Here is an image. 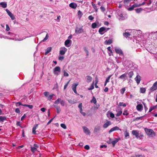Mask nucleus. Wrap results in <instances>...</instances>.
Here are the masks:
<instances>
[{
  "label": "nucleus",
  "mask_w": 157,
  "mask_h": 157,
  "mask_svg": "<svg viewBox=\"0 0 157 157\" xmlns=\"http://www.w3.org/2000/svg\"><path fill=\"white\" fill-rule=\"evenodd\" d=\"M122 111L121 110L119 111L116 114V115L117 116H120L122 113Z\"/></svg>",
  "instance_id": "obj_47"
},
{
  "label": "nucleus",
  "mask_w": 157,
  "mask_h": 157,
  "mask_svg": "<svg viewBox=\"0 0 157 157\" xmlns=\"http://www.w3.org/2000/svg\"><path fill=\"white\" fill-rule=\"evenodd\" d=\"M78 85V83H74L73 84L72 86V89L75 93V94L77 93V92L76 91V87Z\"/></svg>",
  "instance_id": "obj_12"
},
{
  "label": "nucleus",
  "mask_w": 157,
  "mask_h": 157,
  "mask_svg": "<svg viewBox=\"0 0 157 157\" xmlns=\"http://www.w3.org/2000/svg\"><path fill=\"white\" fill-rule=\"evenodd\" d=\"M6 120V117L5 116H0V121L3 122Z\"/></svg>",
  "instance_id": "obj_26"
},
{
  "label": "nucleus",
  "mask_w": 157,
  "mask_h": 157,
  "mask_svg": "<svg viewBox=\"0 0 157 157\" xmlns=\"http://www.w3.org/2000/svg\"><path fill=\"white\" fill-rule=\"evenodd\" d=\"M135 80L136 81L137 83L138 84H139L140 81V77L138 75L136 76L135 78Z\"/></svg>",
  "instance_id": "obj_20"
},
{
  "label": "nucleus",
  "mask_w": 157,
  "mask_h": 157,
  "mask_svg": "<svg viewBox=\"0 0 157 157\" xmlns=\"http://www.w3.org/2000/svg\"><path fill=\"white\" fill-rule=\"evenodd\" d=\"M105 29H106L104 27H101L98 30V32L100 34H103L104 33H102V32L104 31H105Z\"/></svg>",
  "instance_id": "obj_18"
},
{
  "label": "nucleus",
  "mask_w": 157,
  "mask_h": 157,
  "mask_svg": "<svg viewBox=\"0 0 157 157\" xmlns=\"http://www.w3.org/2000/svg\"><path fill=\"white\" fill-rule=\"evenodd\" d=\"M100 9L102 12H105V11L106 9L104 7L101 6L100 7Z\"/></svg>",
  "instance_id": "obj_48"
},
{
  "label": "nucleus",
  "mask_w": 157,
  "mask_h": 157,
  "mask_svg": "<svg viewBox=\"0 0 157 157\" xmlns=\"http://www.w3.org/2000/svg\"><path fill=\"white\" fill-rule=\"evenodd\" d=\"M119 105L120 106H123V107H125L126 105L125 103L123 102H120L119 103Z\"/></svg>",
  "instance_id": "obj_40"
},
{
  "label": "nucleus",
  "mask_w": 157,
  "mask_h": 157,
  "mask_svg": "<svg viewBox=\"0 0 157 157\" xmlns=\"http://www.w3.org/2000/svg\"><path fill=\"white\" fill-rule=\"evenodd\" d=\"M69 6L73 9H75L77 7V5L74 3L72 2L69 4Z\"/></svg>",
  "instance_id": "obj_17"
},
{
  "label": "nucleus",
  "mask_w": 157,
  "mask_h": 157,
  "mask_svg": "<svg viewBox=\"0 0 157 157\" xmlns=\"http://www.w3.org/2000/svg\"><path fill=\"white\" fill-rule=\"evenodd\" d=\"M101 129V127L99 125L96 126L94 129V132L97 133L99 132Z\"/></svg>",
  "instance_id": "obj_2"
},
{
  "label": "nucleus",
  "mask_w": 157,
  "mask_h": 157,
  "mask_svg": "<svg viewBox=\"0 0 157 157\" xmlns=\"http://www.w3.org/2000/svg\"><path fill=\"white\" fill-rule=\"evenodd\" d=\"M132 0H124V3L125 4H127L130 2Z\"/></svg>",
  "instance_id": "obj_56"
},
{
  "label": "nucleus",
  "mask_w": 157,
  "mask_h": 157,
  "mask_svg": "<svg viewBox=\"0 0 157 157\" xmlns=\"http://www.w3.org/2000/svg\"><path fill=\"white\" fill-rule=\"evenodd\" d=\"M39 124H36L34 125L32 129V133L33 134H36V130L38 127Z\"/></svg>",
  "instance_id": "obj_9"
},
{
  "label": "nucleus",
  "mask_w": 157,
  "mask_h": 157,
  "mask_svg": "<svg viewBox=\"0 0 157 157\" xmlns=\"http://www.w3.org/2000/svg\"><path fill=\"white\" fill-rule=\"evenodd\" d=\"M6 30L7 31H9L10 30V28L9 25H8L6 24Z\"/></svg>",
  "instance_id": "obj_58"
},
{
  "label": "nucleus",
  "mask_w": 157,
  "mask_h": 157,
  "mask_svg": "<svg viewBox=\"0 0 157 157\" xmlns=\"http://www.w3.org/2000/svg\"><path fill=\"white\" fill-rule=\"evenodd\" d=\"M23 106L28 107L29 109H32L33 108V106L32 105H29L27 104H24L23 105Z\"/></svg>",
  "instance_id": "obj_33"
},
{
  "label": "nucleus",
  "mask_w": 157,
  "mask_h": 157,
  "mask_svg": "<svg viewBox=\"0 0 157 157\" xmlns=\"http://www.w3.org/2000/svg\"><path fill=\"white\" fill-rule=\"evenodd\" d=\"M52 48L51 47H49L46 50V52L45 53V55H46L49 52H50L52 50Z\"/></svg>",
  "instance_id": "obj_22"
},
{
  "label": "nucleus",
  "mask_w": 157,
  "mask_h": 157,
  "mask_svg": "<svg viewBox=\"0 0 157 157\" xmlns=\"http://www.w3.org/2000/svg\"><path fill=\"white\" fill-rule=\"evenodd\" d=\"M62 48L63 50H60L59 51V54L62 55H64L67 50V49L65 47L63 48Z\"/></svg>",
  "instance_id": "obj_14"
},
{
  "label": "nucleus",
  "mask_w": 157,
  "mask_h": 157,
  "mask_svg": "<svg viewBox=\"0 0 157 157\" xmlns=\"http://www.w3.org/2000/svg\"><path fill=\"white\" fill-rule=\"evenodd\" d=\"M31 151L33 152V153H34L35 152V151L37 150V149L35 147H31Z\"/></svg>",
  "instance_id": "obj_37"
},
{
  "label": "nucleus",
  "mask_w": 157,
  "mask_h": 157,
  "mask_svg": "<svg viewBox=\"0 0 157 157\" xmlns=\"http://www.w3.org/2000/svg\"><path fill=\"white\" fill-rule=\"evenodd\" d=\"M146 91V89L144 88H141L140 89V92L141 93H144Z\"/></svg>",
  "instance_id": "obj_34"
},
{
  "label": "nucleus",
  "mask_w": 157,
  "mask_h": 157,
  "mask_svg": "<svg viewBox=\"0 0 157 157\" xmlns=\"http://www.w3.org/2000/svg\"><path fill=\"white\" fill-rule=\"evenodd\" d=\"M44 94L46 97L48 98L49 93L48 92H45L44 93Z\"/></svg>",
  "instance_id": "obj_53"
},
{
  "label": "nucleus",
  "mask_w": 157,
  "mask_h": 157,
  "mask_svg": "<svg viewBox=\"0 0 157 157\" xmlns=\"http://www.w3.org/2000/svg\"><path fill=\"white\" fill-rule=\"evenodd\" d=\"M6 10L12 20H14L15 18L13 14L8 9H6Z\"/></svg>",
  "instance_id": "obj_4"
},
{
  "label": "nucleus",
  "mask_w": 157,
  "mask_h": 157,
  "mask_svg": "<svg viewBox=\"0 0 157 157\" xmlns=\"http://www.w3.org/2000/svg\"><path fill=\"white\" fill-rule=\"evenodd\" d=\"M56 71H58V72H60V67L59 66L56 67L54 68V74L58 75V74L56 72Z\"/></svg>",
  "instance_id": "obj_7"
},
{
  "label": "nucleus",
  "mask_w": 157,
  "mask_h": 157,
  "mask_svg": "<svg viewBox=\"0 0 157 157\" xmlns=\"http://www.w3.org/2000/svg\"><path fill=\"white\" fill-rule=\"evenodd\" d=\"M143 10V9L142 8H137L135 10L136 12L137 13H139L140 12Z\"/></svg>",
  "instance_id": "obj_30"
},
{
  "label": "nucleus",
  "mask_w": 157,
  "mask_h": 157,
  "mask_svg": "<svg viewBox=\"0 0 157 157\" xmlns=\"http://www.w3.org/2000/svg\"><path fill=\"white\" fill-rule=\"evenodd\" d=\"M115 51L117 53L119 54H123V52L121 50L118 48H115Z\"/></svg>",
  "instance_id": "obj_19"
},
{
  "label": "nucleus",
  "mask_w": 157,
  "mask_h": 157,
  "mask_svg": "<svg viewBox=\"0 0 157 157\" xmlns=\"http://www.w3.org/2000/svg\"><path fill=\"white\" fill-rule=\"evenodd\" d=\"M83 32V29L82 27L80 28L76 27L75 29V32L76 34H78L81 33Z\"/></svg>",
  "instance_id": "obj_3"
},
{
  "label": "nucleus",
  "mask_w": 157,
  "mask_h": 157,
  "mask_svg": "<svg viewBox=\"0 0 157 157\" xmlns=\"http://www.w3.org/2000/svg\"><path fill=\"white\" fill-rule=\"evenodd\" d=\"M111 123L110 121H108L106 123H105L103 125V128H105L108 127V126L111 125Z\"/></svg>",
  "instance_id": "obj_16"
},
{
  "label": "nucleus",
  "mask_w": 157,
  "mask_h": 157,
  "mask_svg": "<svg viewBox=\"0 0 157 157\" xmlns=\"http://www.w3.org/2000/svg\"><path fill=\"white\" fill-rule=\"evenodd\" d=\"M84 50L86 53V56H88L89 55V52L87 49L86 48V47H84Z\"/></svg>",
  "instance_id": "obj_45"
},
{
  "label": "nucleus",
  "mask_w": 157,
  "mask_h": 157,
  "mask_svg": "<svg viewBox=\"0 0 157 157\" xmlns=\"http://www.w3.org/2000/svg\"><path fill=\"white\" fill-rule=\"evenodd\" d=\"M116 130L121 131V130L118 127L116 126L111 128L109 131V133H110Z\"/></svg>",
  "instance_id": "obj_6"
},
{
  "label": "nucleus",
  "mask_w": 157,
  "mask_h": 157,
  "mask_svg": "<svg viewBox=\"0 0 157 157\" xmlns=\"http://www.w3.org/2000/svg\"><path fill=\"white\" fill-rule=\"evenodd\" d=\"M64 59V57L63 56H59L58 57L59 60L62 61Z\"/></svg>",
  "instance_id": "obj_52"
},
{
  "label": "nucleus",
  "mask_w": 157,
  "mask_h": 157,
  "mask_svg": "<svg viewBox=\"0 0 157 157\" xmlns=\"http://www.w3.org/2000/svg\"><path fill=\"white\" fill-rule=\"evenodd\" d=\"M130 35V33L129 32H125L123 33V36L126 38Z\"/></svg>",
  "instance_id": "obj_31"
},
{
  "label": "nucleus",
  "mask_w": 157,
  "mask_h": 157,
  "mask_svg": "<svg viewBox=\"0 0 157 157\" xmlns=\"http://www.w3.org/2000/svg\"><path fill=\"white\" fill-rule=\"evenodd\" d=\"M118 140H119L118 139L116 138L114 140L112 141V144L113 147L115 146V144L118 142Z\"/></svg>",
  "instance_id": "obj_28"
},
{
  "label": "nucleus",
  "mask_w": 157,
  "mask_h": 157,
  "mask_svg": "<svg viewBox=\"0 0 157 157\" xmlns=\"http://www.w3.org/2000/svg\"><path fill=\"white\" fill-rule=\"evenodd\" d=\"M112 39H109L108 40H106L105 41V44H110L112 43Z\"/></svg>",
  "instance_id": "obj_25"
},
{
  "label": "nucleus",
  "mask_w": 157,
  "mask_h": 157,
  "mask_svg": "<svg viewBox=\"0 0 157 157\" xmlns=\"http://www.w3.org/2000/svg\"><path fill=\"white\" fill-rule=\"evenodd\" d=\"M87 81L88 82H90L92 80V78L90 76H87Z\"/></svg>",
  "instance_id": "obj_32"
},
{
  "label": "nucleus",
  "mask_w": 157,
  "mask_h": 157,
  "mask_svg": "<svg viewBox=\"0 0 157 157\" xmlns=\"http://www.w3.org/2000/svg\"><path fill=\"white\" fill-rule=\"evenodd\" d=\"M54 95V94H52L49 95L48 98V100H49L50 101L51 100Z\"/></svg>",
  "instance_id": "obj_41"
},
{
  "label": "nucleus",
  "mask_w": 157,
  "mask_h": 157,
  "mask_svg": "<svg viewBox=\"0 0 157 157\" xmlns=\"http://www.w3.org/2000/svg\"><path fill=\"white\" fill-rule=\"evenodd\" d=\"M71 41V40H66L64 43V44L65 46L67 47H69V46H68V45L70 43V42Z\"/></svg>",
  "instance_id": "obj_23"
},
{
  "label": "nucleus",
  "mask_w": 157,
  "mask_h": 157,
  "mask_svg": "<svg viewBox=\"0 0 157 157\" xmlns=\"http://www.w3.org/2000/svg\"><path fill=\"white\" fill-rule=\"evenodd\" d=\"M91 102H93L94 104H95L97 102V100L94 97H93L92 100L91 101Z\"/></svg>",
  "instance_id": "obj_35"
},
{
  "label": "nucleus",
  "mask_w": 157,
  "mask_h": 157,
  "mask_svg": "<svg viewBox=\"0 0 157 157\" xmlns=\"http://www.w3.org/2000/svg\"><path fill=\"white\" fill-rule=\"evenodd\" d=\"M23 104H22L21 102H17L16 103V106L17 107L19 106L20 105H22L23 106Z\"/></svg>",
  "instance_id": "obj_51"
},
{
  "label": "nucleus",
  "mask_w": 157,
  "mask_h": 157,
  "mask_svg": "<svg viewBox=\"0 0 157 157\" xmlns=\"http://www.w3.org/2000/svg\"><path fill=\"white\" fill-rule=\"evenodd\" d=\"M157 105L151 107L149 110V112H151L152 110L155 109Z\"/></svg>",
  "instance_id": "obj_38"
},
{
  "label": "nucleus",
  "mask_w": 157,
  "mask_h": 157,
  "mask_svg": "<svg viewBox=\"0 0 157 157\" xmlns=\"http://www.w3.org/2000/svg\"><path fill=\"white\" fill-rule=\"evenodd\" d=\"M0 5L3 8H6L7 7L6 3L5 2H2L0 3Z\"/></svg>",
  "instance_id": "obj_24"
},
{
  "label": "nucleus",
  "mask_w": 157,
  "mask_h": 157,
  "mask_svg": "<svg viewBox=\"0 0 157 157\" xmlns=\"http://www.w3.org/2000/svg\"><path fill=\"white\" fill-rule=\"evenodd\" d=\"M60 126H61V127H62V128H64V129H65L67 128V127H66V125L64 124H63V123L61 124H60Z\"/></svg>",
  "instance_id": "obj_49"
},
{
  "label": "nucleus",
  "mask_w": 157,
  "mask_h": 157,
  "mask_svg": "<svg viewBox=\"0 0 157 157\" xmlns=\"http://www.w3.org/2000/svg\"><path fill=\"white\" fill-rule=\"evenodd\" d=\"M91 4L94 9L95 10V11L96 12H97L98 11V9L97 8V7L96 5L94 4L93 2H91Z\"/></svg>",
  "instance_id": "obj_27"
},
{
  "label": "nucleus",
  "mask_w": 157,
  "mask_h": 157,
  "mask_svg": "<svg viewBox=\"0 0 157 157\" xmlns=\"http://www.w3.org/2000/svg\"><path fill=\"white\" fill-rule=\"evenodd\" d=\"M43 33L44 34V35H46V36L41 41V42H44L48 38V33H46V32H44Z\"/></svg>",
  "instance_id": "obj_21"
},
{
  "label": "nucleus",
  "mask_w": 157,
  "mask_h": 157,
  "mask_svg": "<svg viewBox=\"0 0 157 157\" xmlns=\"http://www.w3.org/2000/svg\"><path fill=\"white\" fill-rule=\"evenodd\" d=\"M110 116L112 118H113L115 117V115L113 113H111L110 114Z\"/></svg>",
  "instance_id": "obj_61"
},
{
  "label": "nucleus",
  "mask_w": 157,
  "mask_h": 157,
  "mask_svg": "<svg viewBox=\"0 0 157 157\" xmlns=\"http://www.w3.org/2000/svg\"><path fill=\"white\" fill-rule=\"evenodd\" d=\"M125 90V89L124 87L122 88L120 90L121 93V94H123Z\"/></svg>",
  "instance_id": "obj_42"
},
{
  "label": "nucleus",
  "mask_w": 157,
  "mask_h": 157,
  "mask_svg": "<svg viewBox=\"0 0 157 157\" xmlns=\"http://www.w3.org/2000/svg\"><path fill=\"white\" fill-rule=\"evenodd\" d=\"M94 83H93V84L91 85V86L90 87V88H88V90H92L93 89H94Z\"/></svg>",
  "instance_id": "obj_57"
},
{
  "label": "nucleus",
  "mask_w": 157,
  "mask_h": 157,
  "mask_svg": "<svg viewBox=\"0 0 157 157\" xmlns=\"http://www.w3.org/2000/svg\"><path fill=\"white\" fill-rule=\"evenodd\" d=\"M88 18L90 20H92L94 19V17L92 15H90L88 17Z\"/></svg>",
  "instance_id": "obj_55"
},
{
  "label": "nucleus",
  "mask_w": 157,
  "mask_h": 157,
  "mask_svg": "<svg viewBox=\"0 0 157 157\" xmlns=\"http://www.w3.org/2000/svg\"><path fill=\"white\" fill-rule=\"evenodd\" d=\"M78 15L79 16L80 18L81 17L82 15V13L80 10L78 11Z\"/></svg>",
  "instance_id": "obj_46"
},
{
  "label": "nucleus",
  "mask_w": 157,
  "mask_h": 157,
  "mask_svg": "<svg viewBox=\"0 0 157 157\" xmlns=\"http://www.w3.org/2000/svg\"><path fill=\"white\" fill-rule=\"evenodd\" d=\"M129 77V78H132V76L133 75V71L130 72L128 74Z\"/></svg>",
  "instance_id": "obj_39"
},
{
  "label": "nucleus",
  "mask_w": 157,
  "mask_h": 157,
  "mask_svg": "<svg viewBox=\"0 0 157 157\" xmlns=\"http://www.w3.org/2000/svg\"><path fill=\"white\" fill-rule=\"evenodd\" d=\"M63 75L64 76H68L69 75L65 71H64Z\"/></svg>",
  "instance_id": "obj_62"
},
{
  "label": "nucleus",
  "mask_w": 157,
  "mask_h": 157,
  "mask_svg": "<svg viewBox=\"0 0 157 157\" xmlns=\"http://www.w3.org/2000/svg\"><path fill=\"white\" fill-rule=\"evenodd\" d=\"M70 80H69V81L64 85V89L65 90L66 88L67 87V86H68V85L70 82Z\"/></svg>",
  "instance_id": "obj_59"
},
{
  "label": "nucleus",
  "mask_w": 157,
  "mask_h": 157,
  "mask_svg": "<svg viewBox=\"0 0 157 157\" xmlns=\"http://www.w3.org/2000/svg\"><path fill=\"white\" fill-rule=\"evenodd\" d=\"M107 49L111 53H113V52L112 50L111 49V47H109L107 48Z\"/></svg>",
  "instance_id": "obj_64"
},
{
  "label": "nucleus",
  "mask_w": 157,
  "mask_h": 157,
  "mask_svg": "<svg viewBox=\"0 0 157 157\" xmlns=\"http://www.w3.org/2000/svg\"><path fill=\"white\" fill-rule=\"evenodd\" d=\"M136 109L138 111H140L143 109V106L142 104L138 105L136 107Z\"/></svg>",
  "instance_id": "obj_15"
},
{
  "label": "nucleus",
  "mask_w": 157,
  "mask_h": 157,
  "mask_svg": "<svg viewBox=\"0 0 157 157\" xmlns=\"http://www.w3.org/2000/svg\"><path fill=\"white\" fill-rule=\"evenodd\" d=\"M15 111L17 113H19L20 112V109L18 108H16L15 109Z\"/></svg>",
  "instance_id": "obj_60"
},
{
  "label": "nucleus",
  "mask_w": 157,
  "mask_h": 157,
  "mask_svg": "<svg viewBox=\"0 0 157 157\" xmlns=\"http://www.w3.org/2000/svg\"><path fill=\"white\" fill-rule=\"evenodd\" d=\"M132 133L133 135L135 136L137 138L140 137V136H139V133L137 132L136 130H132Z\"/></svg>",
  "instance_id": "obj_11"
},
{
  "label": "nucleus",
  "mask_w": 157,
  "mask_h": 157,
  "mask_svg": "<svg viewBox=\"0 0 157 157\" xmlns=\"http://www.w3.org/2000/svg\"><path fill=\"white\" fill-rule=\"evenodd\" d=\"M82 128L84 132L86 134L90 135V132L89 129L85 126H83Z\"/></svg>",
  "instance_id": "obj_5"
},
{
  "label": "nucleus",
  "mask_w": 157,
  "mask_h": 157,
  "mask_svg": "<svg viewBox=\"0 0 157 157\" xmlns=\"http://www.w3.org/2000/svg\"><path fill=\"white\" fill-rule=\"evenodd\" d=\"M128 71L126 72L124 74L121 75L118 78L122 79L125 80V78H126L127 77V74L128 73Z\"/></svg>",
  "instance_id": "obj_13"
},
{
  "label": "nucleus",
  "mask_w": 157,
  "mask_h": 157,
  "mask_svg": "<svg viewBox=\"0 0 157 157\" xmlns=\"http://www.w3.org/2000/svg\"><path fill=\"white\" fill-rule=\"evenodd\" d=\"M144 130L146 133L149 136L153 134H155V132L152 129L145 128Z\"/></svg>",
  "instance_id": "obj_1"
},
{
  "label": "nucleus",
  "mask_w": 157,
  "mask_h": 157,
  "mask_svg": "<svg viewBox=\"0 0 157 157\" xmlns=\"http://www.w3.org/2000/svg\"><path fill=\"white\" fill-rule=\"evenodd\" d=\"M112 75H110L109 76H108L106 80L105 81V82H109V80L111 78V77L112 76Z\"/></svg>",
  "instance_id": "obj_43"
},
{
  "label": "nucleus",
  "mask_w": 157,
  "mask_h": 157,
  "mask_svg": "<svg viewBox=\"0 0 157 157\" xmlns=\"http://www.w3.org/2000/svg\"><path fill=\"white\" fill-rule=\"evenodd\" d=\"M61 100V98H59L56 100L54 102V104H58Z\"/></svg>",
  "instance_id": "obj_44"
},
{
  "label": "nucleus",
  "mask_w": 157,
  "mask_h": 157,
  "mask_svg": "<svg viewBox=\"0 0 157 157\" xmlns=\"http://www.w3.org/2000/svg\"><path fill=\"white\" fill-rule=\"evenodd\" d=\"M91 27L93 29H95L96 28H98L99 26H97V24L95 22L93 23L91 25Z\"/></svg>",
  "instance_id": "obj_29"
},
{
  "label": "nucleus",
  "mask_w": 157,
  "mask_h": 157,
  "mask_svg": "<svg viewBox=\"0 0 157 157\" xmlns=\"http://www.w3.org/2000/svg\"><path fill=\"white\" fill-rule=\"evenodd\" d=\"M68 101L71 104H74L76 102L74 100H72L71 99L68 100Z\"/></svg>",
  "instance_id": "obj_36"
},
{
  "label": "nucleus",
  "mask_w": 157,
  "mask_h": 157,
  "mask_svg": "<svg viewBox=\"0 0 157 157\" xmlns=\"http://www.w3.org/2000/svg\"><path fill=\"white\" fill-rule=\"evenodd\" d=\"M123 114L124 115H128V111L127 110H125L123 113Z\"/></svg>",
  "instance_id": "obj_50"
},
{
  "label": "nucleus",
  "mask_w": 157,
  "mask_h": 157,
  "mask_svg": "<svg viewBox=\"0 0 157 157\" xmlns=\"http://www.w3.org/2000/svg\"><path fill=\"white\" fill-rule=\"evenodd\" d=\"M60 104L62 106H64V105L65 102L64 101H63V100H62L61 99V100L60 101Z\"/></svg>",
  "instance_id": "obj_54"
},
{
  "label": "nucleus",
  "mask_w": 157,
  "mask_h": 157,
  "mask_svg": "<svg viewBox=\"0 0 157 157\" xmlns=\"http://www.w3.org/2000/svg\"><path fill=\"white\" fill-rule=\"evenodd\" d=\"M138 7H140V5H138V4L136 3L132 5L131 7L128 8V10L129 11H132L133 10L134 8Z\"/></svg>",
  "instance_id": "obj_8"
},
{
  "label": "nucleus",
  "mask_w": 157,
  "mask_h": 157,
  "mask_svg": "<svg viewBox=\"0 0 157 157\" xmlns=\"http://www.w3.org/2000/svg\"><path fill=\"white\" fill-rule=\"evenodd\" d=\"M157 89V85L154 83L151 87L150 88V90L153 91Z\"/></svg>",
  "instance_id": "obj_10"
},
{
  "label": "nucleus",
  "mask_w": 157,
  "mask_h": 157,
  "mask_svg": "<svg viewBox=\"0 0 157 157\" xmlns=\"http://www.w3.org/2000/svg\"><path fill=\"white\" fill-rule=\"evenodd\" d=\"M124 135L125 137H127L129 136V133L126 131L125 132Z\"/></svg>",
  "instance_id": "obj_63"
}]
</instances>
